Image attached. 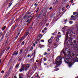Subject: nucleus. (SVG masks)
<instances>
[{"label":"nucleus","instance_id":"nucleus-1","mask_svg":"<svg viewBox=\"0 0 78 78\" xmlns=\"http://www.w3.org/2000/svg\"><path fill=\"white\" fill-rule=\"evenodd\" d=\"M64 50H63L61 51V53H63L65 57L67 58L64 59V61L65 62V63L68 64L69 66V67H71L74 64V62H73V61L74 62H78V54L76 55V58H74L73 56H74V54L72 53V54H70V52H68V53L69 54L68 55H66V53L64 51Z\"/></svg>","mask_w":78,"mask_h":78},{"label":"nucleus","instance_id":"nucleus-2","mask_svg":"<svg viewBox=\"0 0 78 78\" xmlns=\"http://www.w3.org/2000/svg\"><path fill=\"white\" fill-rule=\"evenodd\" d=\"M62 57L60 56L57 57L56 58L55 63L58 66L62 64Z\"/></svg>","mask_w":78,"mask_h":78},{"label":"nucleus","instance_id":"nucleus-3","mask_svg":"<svg viewBox=\"0 0 78 78\" xmlns=\"http://www.w3.org/2000/svg\"><path fill=\"white\" fill-rule=\"evenodd\" d=\"M65 40V42H66L67 41H68L67 44L69 45V46H71V45H73V43L72 42V40H71V37H68V36H67Z\"/></svg>","mask_w":78,"mask_h":78},{"label":"nucleus","instance_id":"nucleus-4","mask_svg":"<svg viewBox=\"0 0 78 78\" xmlns=\"http://www.w3.org/2000/svg\"><path fill=\"white\" fill-rule=\"evenodd\" d=\"M43 14L42 13H40L39 15H37L36 17H37V19H40L41 17H43L44 16L45 14V13L44 12L43 13Z\"/></svg>","mask_w":78,"mask_h":78},{"label":"nucleus","instance_id":"nucleus-5","mask_svg":"<svg viewBox=\"0 0 78 78\" xmlns=\"http://www.w3.org/2000/svg\"><path fill=\"white\" fill-rule=\"evenodd\" d=\"M73 48L76 51H78V46L77 44H75L74 45L73 47Z\"/></svg>","mask_w":78,"mask_h":78},{"label":"nucleus","instance_id":"nucleus-6","mask_svg":"<svg viewBox=\"0 0 78 78\" xmlns=\"http://www.w3.org/2000/svg\"><path fill=\"white\" fill-rule=\"evenodd\" d=\"M25 70V66L24 65H22L21 68L19 70L20 72H22V71H24Z\"/></svg>","mask_w":78,"mask_h":78},{"label":"nucleus","instance_id":"nucleus-7","mask_svg":"<svg viewBox=\"0 0 78 78\" xmlns=\"http://www.w3.org/2000/svg\"><path fill=\"white\" fill-rule=\"evenodd\" d=\"M25 66L26 68H25V70H26V71H27V68L28 69V68H29V67H30V64L28 63L26 64Z\"/></svg>","mask_w":78,"mask_h":78},{"label":"nucleus","instance_id":"nucleus-8","mask_svg":"<svg viewBox=\"0 0 78 78\" xmlns=\"http://www.w3.org/2000/svg\"><path fill=\"white\" fill-rule=\"evenodd\" d=\"M18 54H19V51H15L12 55H15V56H17Z\"/></svg>","mask_w":78,"mask_h":78},{"label":"nucleus","instance_id":"nucleus-9","mask_svg":"<svg viewBox=\"0 0 78 78\" xmlns=\"http://www.w3.org/2000/svg\"><path fill=\"white\" fill-rule=\"evenodd\" d=\"M70 34H73V36H74V37H75V36H76V33L75 32H73V31H71V32H70Z\"/></svg>","mask_w":78,"mask_h":78},{"label":"nucleus","instance_id":"nucleus-10","mask_svg":"<svg viewBox=\"0 0 78 78\" xmlns=\"http://www.w3.org/2000/svg\"><path fill=\"white\" fill-rule=\"evenodd\" d=\"M19 77H23V74L21 73L19 75Z\"/></svg>","mask_w":78,"mask_h":78},{"label":"nucleus","instance_id":"nucleus-11","mask_svg":"<svg viewBox=\"0 0 78 78\" xmlns=\"http://www.w3.org/2000/svg\"><path fill=\"white\" fill-rule=\"evenodd\" d=\"M52 40L51 39H49L48 40V42H49V43H51V42H52Z\"/></svg>","mask_w":78,"mask_h":78},{"label":"nucleus","instance_id":"nucleus-12","mask_svg":"<svg viewBox=\"0 0 78 78\" xmlns=\"http://www.w3.org/2000/svg\"><path fill=\"white\" fill-rule=\"evenodd\" d=\"M54 45L55 47H57V46L58 45V43H54Z\"/></svg>","mask_w":78,"mask_h":78},{"label":"nucleus","instance_id":"nucleus-13","mask_svg":"<svg viewBox=\"0 0 78 78\" xmlns=\"http://www.w3.org/2000/svg\"><path fill=\"white\" fill-rule=\"evenodd\" d=\"M75 14H76V16H78V12H77L76 13V12H73V15H75Z\"/></svg>","mask_w":78,"mask_h":78},{"label":"nucleus","instance_id":"nucleus-14","mask_svg":"<svg viewBox=\"0 0 78 78\" xmlns=\"http://www.w3.org/2000/svg\"><path fill=\"white\" fill-rule=\"evenodd\" d=\"M29 34V32H27L25 34L26 36H27V35H28Z\"/></svg>","mask_w":78,"mask_h":78},{"label":"nucleus","instance_id":"nucleus-15","mask_svg":"<svg viewBox=\"0 0 78 78\" xmlns=\"http://www.w3.org/2000/svg\"><path fill=\"white\" fill-rule=\"evenodd\" d=\"M34 48L33 46H31L30 49V51H32L33 50V48Z\"/></svg>","mask_w":78,"mask_h":78},{"label":"nucleus","instance_id":"nucleus-16","mask_svg":"<svg viewBox=\"0 0 78 78\" xmlns=\"http://www.w3.org/2000/svg\"><path fill=\"white\" fill-rule=\"evenodd\" d=\"M6 26H5L2 28V30L3 31L6 28Z\"/></svg>","mask_w":78,"mask_h":78},{"label":"nucleus","instance_id":"nucleus-17","mask_svg":"<svg viewBox=\"0 0 78 78\" xmlns=\"http://www.w3.org/2000/svg\"><path fill=\"white\" fill-rule=\"evenodd\" d=\"M22 51H23V49H21L20 51V54H22Z\"/></svg>","mask_w":78,"mask_h":78},{"label":"nucleus","instance_id":"nucleus-18","mask_svg":"<svg viewBox=\"0 0 78 78\" xmlns=\"http://www.w3.org/2000/svg\"><path fill=\"white\" fill-rule=\"evenodd\" d=\"M56 41H57V42H58V41H59V38L58 37H57L56 38Z\"/></svg>","mask_w":78,"mask_h":78},{"label":"nucleus","instance_id":"nucleus-19","mask_svg":"<svg viewBox=\"0 0 78 78\" xmlns=\"http://www.w3.org/2000/svg\"><path fill=\"white\" fill-rule=\"evenodd\" d=\"M58 70H59V69H58V68H56V69H54V71H58Z\"/></svg>","mask_w":78,"mask_h":78},{"label":"nucleus","instance_id":"nucleus-20","mask_svg":"<svg viewBox=\"0 0 78 78\" xmlns=\"http://www.w3.org/2000/svg\"><path fill=\"white\" fill-rule=\"evenodd\" d=\"M35 76H36V77H38V74H37V73H35Z\"/></svg>","mask_w":78,"mask_h":78},{"label":"nucleus","instance_id":"nucleus-21","mask_svg":"<svg viewBox=\"0 0 78 78\" xmlns=\"http://www.w3.org/2000/svg\"><path fill=\"white\" fill-rule=\"evenodd\" d=\"M12 66H11L9 69V70H12Z\"/></svg>","mask_w":78,"mask_h":78},{"label":"nucleus","instance_id":"nucleus-22","mask_svg":"<svg viewBox=\"0 0 78 78\" xmlns=\"http://www.w3.org/2000/svg\"><path fill=\"white\" fill-rule=\"evenodd\" d=\"M9 73H7L6 76H5V77H6V76L7 77H8V76H9Z\"/></svg>","mask_w":78,"mask_h":78},{"label":"nucleus","instance_id":"nucleus-23","mask_svg":"<svg viewBox=\"0 0 78 78\" xmlns=\"http://www.w3.org/2000/svg\"><path fill=\"white\" fill-rule=\"evenodd\" d=\"M76 27L77 28V33H78V24H77L76 25Z\"/></svg>","mask_w":78,"mask_h":78},{"label":"nucleus","instance_id":"nucleus-24","mask_svg":"<svg viewBox=\"0 0 78 78\" xmlns=\"http://www.w3.org/2000/svg\"><path fill=\"white\" fill-rule=\"evenodd\" d=\"M69 33V31H68L66 33V35L67 36H68V34Z\"/></svg>","mask_w":78,"mask_h":78},{"label":"nucleus","instance_id":"nucleus-25","mask_svg":"<svg viewBox=\"0 0 78 78\" xmlns=\"http://www.w3.org/2000/svg\"><path fill=\"white\" fill-rule=\"evenodd\" d=\"M21 44H22V45H23L25 44V42L24 41H23Z\"/></svg>","mask_w":78,"mask_h":78},{"label":"nucleus","instance_id":"nucleus-26","mask_svg":"<svg viewBox=\"0 0 78 78\" xmlns=\"http://www.w3.org/2000/svg\"><path fill=\"white\" fill-rule=\"evenodd\" d=\"M10 48V47H8V48H7V49H6V51H8V50H9V49Z\"/></svg>","mask_w":78,"mask_h":78},{"label":"nucleus","instance_id":"nucleus-27","mask_svg":"<svg viewBox=\"0 0 78 78\" xmlns=\"http://www.w3.org/2000/svg\"><path fill=\"white\" fill-rule=\"evenodd\" d=\"M66 27H67L66 26H65L64 27L62 28V29H63V30H66Z\"/></svg>","mask_w":78,"mask_h":78},{"label":"nucleus","instance_id":"nucleus-28","mask_svg":"<svg viewBox=\"0 0 78 78\" xmlns=\"http://www.w3.org/2000/svg\"><path fill=\"white\" fill-rule=\"evenodd\" d=\"M19 64H17L16 66V68H17V67H19Z\"/></svg>","mask_w":78,"mask_h":78},{"label":"nucleus","instance_id":"nucleus-29","mask_svg":"<svg viewBox=\"0 0 78 78\" xmlns=\"http://www.w3.org/2000/svg\"><path fill=\"white\" fill-rule=\"evenodd\" d=\"M29 48H30V47L28 46L26 48V50H29Z\"/></svg>","mask_w":78,"mask_h":78},{"label":"nucleus","instance_id":"nucleus-30","mask_svg":"<svg viewBox=\"0 0 78 78\" xmlns=\"http://www.w3.org/2000/svg\"><path fill=\"white\" fill-rule=\"evenodd\" d=\"M69 2L70 3H73V0H71V1H69Z\"/></svg>","mask_w":78,"mask_h":78},{"label":"nucleus","instance_id":"nucleus-31","mask_svg":"<svg viewBox=\"0 0 78 78\" xmlns=\"http://www.w3.org/2000/svg\"><path fill=\"white\" fill-rule=\"evenodd\" d=\"M44 61H47V58H44Z\"/></svg>","mask_w":78,"mask_h":78},{"label":"nucleus","instance_id":"nucleus-32","mask_svg":"<svg viewBox=\"0 0 78 78\" xmlns=\"http://www.w3.org/2000/svg\"><path fill=\"white\" fill-rule=\"evenodd\" d=\"M44 55H47V52H45L44 53Z\"/></svg>","mask_w":78,"mask_h":78},{"label":"nucleus","instance_id":"nucleus-33","mask_svg":"<svg viewBox=\"0 0 78 78\" xmlns=\"http://www.w3.org/2000/svg\"><path fill=\"white\" fill-rule=\"evenodd\" d=\"M47 27H45L44 29V30L45 31H46V30H47Z\"/></svg>","mask_w":78,"mask_h":78},{"label":"nucleus","instance_id":"nucleus-34","mask_svg":"<svg viewBox=\"0 0 78 78\" xmlns=\"http://www.w3.org/2000/svg\"><path fill=\"white\" fill-rule=\"evenodd\" d=\"M69 23L70 24H72V23H73V22H72V21H70L69 22Z\"/></svg>","mask_w":78,"mask_h":78},{"label":"nucleus","instance_id":"nucleus-35","mask_svg":"<svg viewBox=\"0 0 78 78\" xmlns=\"http://www.w3.org/2000/svg\"><path fill=\"white\" fill-rule=\"evenodd\" d=\"M49 25V23H48L46 25V27H48V25Z\"/></svg>","mask_w":78,"mask_h":78},{"label":"nucleus","instance_id":"nucleus-36","mask_svg":"<svg viewBox=\"0 0 78 78\" xmlns=\"http://www.w3.org/2000/svg\"><path fill=\"white\" fill-rule=\"evenodd\" d=\"M68 1V0H64V2H67Z\"/></svg>","mask_w":78,"mask_h":78},{"label":"nucleus","instance_id":"nucleus-37","mask_svg":"<svg viewBox=\"0 0 78 78\" xmlns=\"http://www.w3.org/2000/svg\"><path fill=\"white\" fill-rule=\"evenodd\" d=\"M27 14H31V12H27Z\"/></svg>","mask_w":78,"mask_h":78},{"label":"nucleus","instance_id":"nucleus-38","mask_svg":"<svg viewBox=\"0 0 78 78\" xmlns=\"http://www.w3.org/2000/svg\"><path fill=\"white\" fill-rule=\"evenodd\" d=\"M30 21V19H28L26 21V22H28Z\"/></svg>","mask_w":78,"mask_h":78},{"label":"nucleus","instance_id":"nucleus-39","mask_svg":"<svg viewBox=\"0 0 78 78\" xmlns=\"http://www.w3.org/2000/svg\"><path fill=\"white\" fill-rule=\"evenodd\" d=\"M2 40H3V37H2V38L0 40V42H1V41H2Z\"/></svg>","mask_w":78,"mask_h":78},{"label":"nucleus","instance_id":"nucleus-40","mask_svg":"<svg viewBox=\"0 0 78 78\" xmlns=\"http://www.w3.org/2000/svg\"><path fill=\"white\" fill-rule=\"evenodd\" d=\"M33 46H34V47H35V46H36V44H35L33 43Z\"/></svg>","mask_w":78,"mask_h":78},{"label":"nucleus","instance_id":"nucleus-41","mask_svg":"<svg viewBox=\"0 0 78 78\" xmlns=\"http://www.w3.org/2000/svg\"><path fill=\"white\" fill-rule=\"evenodd\" d=\"M65 9V8L64 7L62 9V11H64V10Z\"/></svg>","mask_w":78,"mask_h":78},{"label":"nucleus","instance_id":"nucleus-42","mask_svg":"<svg viewBox=\"0 0 78 78\" xmlns=\"http://www.w3.org/2000/svg\"><path fill=\"white\" fill-rule=\"evenodd\" d=\"M17 37H18V36H17L15 38V39H17Z\"/></svg>","mask_w":78,"mask_h":78},{"label":"nucleus","instance_id":"nucleus-43","mask_svg":"<svg viewBox=\"0 0 78 78\" xmlns=\"http://www.w3.org/2000/svg\"><path fill=\"white\" fill-rule=\"evenodd\" d=\"M26 17H27V15H25V16L24 17V19H26Z\"/></svg>","mask_w":78,"mask_h":78},{"label":"nucleus","instance_id":"nucleus-44","mask_svg":"<svg viewBox=\"0 0 78 78\" xmlns=\"http://www.w3.org/2000/svg\"><path fill=\"white\" fill-rule=\"evenodd\" d=\"M1 73H4V71L2 70L1 71Z\"/></svg>","mask_w":78,"mask_h":78},{"label":"nucleus","instance_id":"nucleus-45","mask_svg":"<svg viewBox=\"0 0 78 78\" xmlns=\"http://www.w3.org/2000/svg\"><path fill=\"white\" fill-rule=\"evenodd\" d=\"M61 35H58V37H61Z\"/></svg>","mask_w":78,"mask_h":78},{"label":"nucleus","instance_id":"nucleus-46","mask_svg":"<svg viewBox=\"0 0 78 78\" xmlns=\"http://www.w3.org/2000/svg\"><path fill=\"white\" fill-rule=\"evenodd\" d=\"M74 43H76V40H74L73 41Z\"/></svg>","mask_w":78,"mask_h":78},{"label":"nucleus","instance_id":"nucleus-47","mask_svg":"<svg viewBox=\"0 0 78 78\" xmlns=\"http://www.w3.org/2000/svg\"><path fill=\"white\" fill-rule=\"evenodd\" d=\"M30 17H31V16H28L27 17V19H28V18H30Z\"/></svg>","mask_w":78,"mask_h":78},{"label":"nucleus","instance_id":"nucleus-48","mask_svg":"<svg viewBox=\"0 0 78 78\" xmlns=\"http://www.w3.org/2000/svg\"><path fill=\"white\" fill-rule=\"evenodd\" d=\"M47 51H50V50L49 48H48L47 49Z\"/></svg>","mask_w":78,"mask_h":78},{"label":"nucleus","instance_id":"nucleus-49","mask_svg":"<svg viewBox=\"0 0 78 78\" xmlns=\"http://www.w3.org/2000/svg\"><path fill=\"white\" fill-rule=\"evenodd\" d=\"M41 42H44V40H41Z\"/></svg>","mask_w":78,"mask_h":78},{"label":"nucleus","instance_id":"nucleus-50","mask_svg":"<svg viewBox=\"0 0 78 78\" xmlns=\"http://www.w3.org/2000/svg\"><path fill=\"white\" fill-rule=\"evenodd\" d=\"M42 32V33H44V32H45V31L44 30H43Z\"/></svg>","mask_w":78,"mask_h":78},{"label":"nucleus","instance_id":"nucleus-51","mask_svg":"<svg viewBox=\"0 0 78 78\" xmlns=\"http://www.w3.org/2000/svg\"><path fill=\"white\" fill-rule=\"evenodd\" d=\"M21 59H22V58H20L19 60L18 61H20L21 60Z\"/></svg>","mask_w":78,"mask_h":78},{"label":"nucleus","instance_id":"nucleus-52","mask_svg":"<svg viewBox=\"0 0 78 78\" xmlns=\"http://www.w3.org/2000/svg\"><path fill=\"white\" fill-rule=\"evenodd\" d=\"M73 17H74V16H73V15H72L71 18H73Z\"/></svg>","mask_w":78,"mask_h":78},{"label":"nucleus","instance_id":"nucleus-53","mask_svg":"<svg viewBox=\"0 0 78 78\" xmlns=\"http://www.w3.org/2000/svg\"><path fill=\"white\" fill-rule=\"evenodd\" d=\"M30 54H28L27 55V57H30Z\"/></svg>","mask_w":78,"mask_h":78},{"label":"nucleus","instance_id":"nucleus-54","mask_svg":"<svg viewBox=\"0 0 78 78\" xmlns=\"http://www.w3.org/2000/svg\"><path fill=\"white\" fill-rule=\"evenodd\" d=\"M51 9H52V7H50V8H49V9L50 10H51Z\"/></svg>","mask_w":78,"mask_h":78},{"label":"nucleus","instance_id":"nucleus-55","mask_svg":"<svg viewBox=\"0 0 78 78\" xmlns=\"http://www.w3.org/2000/svg\"><path fill=\"white\" fill-rule=\"evenodd\" d=\"M69 6V5H67V6H66V8H68V7Z\"/></svg>","mask_w":78,"mask_h":78},{"label":"nucleus","instance_id":"nucleus-56","mask_svg":"<svg viewBox=\"0 0 78 78\" xmlns=\"http://www.w3.org/2000/svg\"><path fill=\"white\" fill-rule=\"evenodd\" d=\"M20 34V33H18V34L17 35V36H19Z\"/></svg>","mask_w":78,"mask_h":78},{"label":"nucleus","instance_id":"nucleus-57","mask_svg":"<svg viewBox=\"0 0 78 78\" xmlns=\"http://www.w3.org/2000/svg\"><path fill=\"white\" fill-rule=\"evenodd\" d=\"M36 62H39V60H37L36 61Z\"/></svg>","mask_w":78,"mask_h":78},{"label":"nucleus","instance_id":"nucleus-58","mask_svg":"<svg viewBox=\"0 0 78 78\" xmlns=\"http://www.w3.org/2000/svg\"><path fill=\"white\" fill-rule=\"evenodd\" d=\"M58 67V66H55V67H54V68H57V67Z\"/></svg>","mask_w":78,"mask_h":78},{"label":"nucleus","instance_id":"nucleus-59","mask_svg":"<svg viewBox=\"0 0 78 78\" xmlns=\"http://www.w3.org/2000/svg\"><path fill=\"white\" fill-rule=\"evenodd\" d=\"M2 53H1L0 54V56H2Z\"/></svg>","mask_w":78,"mask_h":78},{"label":"nucleus","instance_id":"nucleus-60","mask_svg":"<svg viewBox=\"0 0 78 78\" xmlns=\"http://www.w3.org/2000/svg\"><path fill=\"white\" fill-rule=\"evenodd\" d=\"M34 5V6H37V4L36 3H35Z\"/></svg>","mask_w":78,"mask_h":78},{"label":"nucleus","instance_id":"nucleus-61","mask_svg":"<svg viewBox=\"0 0 78 78\" xmlns=\"http://www.w3.org/2000/svg\"><path fill=\"white\" fill-rule=\"evenodd\" d=\"M59 0H56V2H55V3H57V2H58V1Z\"/></svg>","mask_w":78,"mask_h":78},{"label":"nucleus","instance_id":"nucleus-62","mask_svg":"<svg viewBox=\"0 0 78 78\" xmlns=\"http://www.w3.org/2000/svg\"><path fill=\"white\" fill-rule=\"evenodd\" d=\"M44 66H47V63H44Z\"/></svg>","mask_w":78,"mask_h":78},{"label":"nucleus","instance_id":"nucleus-63","mask_svg":"<svg viewBox=\"0 0 78 78\" xmlns=\"http://www.w3.org/2000/svg\"><path fill=\"white\" fill-rule=\"evenodd\" d=\"M50 39H53V37H51Z\"/></svg>","mask_w":78,"mask_h":78},{"label":"nucleus","instance_id":"nucleus-64","mask_svg":"<svg viewBox=\"0 0 78 78\" xmlns=\"http://www.w3.org/2000/svg\"><path fill=\"white\" fill-rule=\"evenodd\" d=\"M14 78H17V76H14Z\"/></svg>","mask_w":78,"mask_h":78}]
</instances>
